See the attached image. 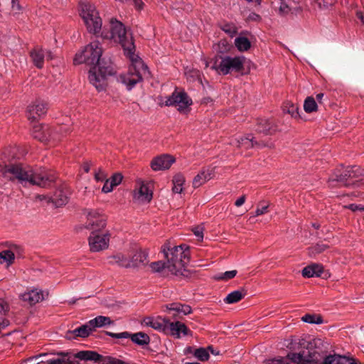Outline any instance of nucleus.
Segmentation results:
<instances>
[{
  "instance_id": "2eb2a0df",
  "label": "nucleus",
  "mask_w": 364,
  "mask_h": 364,
  "mask_svg": "<svg viewBox=\"0 0 364 364\" xmlns=\"http://www.w3.org/2000/svg\"><path fill=\"white\" fill-rule=\"evenodd\" d=\"M33 129V137L41 141L46 142L50 139H55L48 125L36 124Z\"/></svg>"
},
{
  "instance_id": "69168bd1",
  "label": "nucleus",
  "mask_w": 364,
  "mask_h": 364,
  "mask_svg": "<svg viewBox=\"0 0 364 364\" xmlns=\"http://www.w3.org/2000/svg\"><path fill=\"white\" fill-rule=\"evenodd\" d=\"M172 191L175 193H180L182 192L183 189L181 186H179L178 185L173 184Z\"/></svg>"
},
{
  "instance_id": "bb28decb",
  "label": "nucleus",
  "mask_w": 364,
  "mask_h": 364,
  "mask_svg": "<svg viewBox=\"0 0 364 364\" xmlns=\"http://www.w3.org/2000/svg\"><path fill=\"white\" fill-rule=\"evenodd\" d=\"M213 172L212 169H202L201 171L195 176L193 181L194 188H198L203 184L205 181L213 178Z\"/></svg>"
},
{
  "instance_id": "49530a36",
  "label": "nucleus",
  "mask_w": 364,
  "mask_h": 364,
  "mask_svg": "<svg viewBox=\"0 0 364 364\" xmlns=\"http://www.w3.org/2000/svg\"><path fill=\"white\" fill-rule=\"evenodd\" d=\"M289 11L290 8L289 7V6L284 2V0L281 1V5L278 9L279 14L281 16H285L287 14H289Z\"/></svg>"
},
{
  "instance_id": "2f4dec72",
  "label": "nucleus",
  "mask_w": 364,
  "mask_h": 364,
  "mask_svg": "<svg viewBox=\"0 0 364 364\" xmlns=\"http://www.w3.org/2000/svg\"><path fill=\"white\" fill-rule=\"evenodd\" d=\"M247 292L244 289H242L240 290L234 291L231 293H230L226 298L225 299V301L227 304H234L242 300L245 296L246 295Z\"/></svg>"
},
{
  "instance_id": "0eeeda50",
  "label": "nucleus",
  "mask_w": 364,
  "mask_h": 364,
  "mask_svg": "<svg viewBox=\"0 0 364 364\" xmlns=\"http://www.w3.org/2000/svg\"><path fill=\"white\" fill-rule=\"evenodd\" d=\"M84 214L86 215L87 222L85 225V229L92 232H100L106 226V216L100 213L95 210L85 209Z\"/></svg>"
},
{
  "instance_id": "b1692460",
  "label": "nucleus",
  "mask_w": 364,
  "mask_h": 364,
  "mask_svg": "<svg viewBox=\"0 0 364 364\" xmlns=\"http://www.w3.org/2000/svg\"><path fill=\"white\" fill-rule=\"evenodd\" d=\"M20 297L23 301L28 302L31 306L36 304L44 299L43 292L37 291V290H31L28 292H26L21 294Z\"/></svg>"
},
{
  "instance_id": "37998d69",
  "label": "nucleus",
  "mask_w": 364,
  "mask_h": 364,
  "mask_svg": "<svg viewBox=\"0 0 364 364\" xmlns=\"http://www.w3.org/2000/svg\"><path fill=\"white\" fill-rule=\"evenodd\" d=\"M315 1L318 3L320 9H329L330 7H332L337 2V0H323L322 2H318V0Z\"/></svg>"
},
{
  "instance_id": "603ef678",
  "label": "nucleus",
  "mask_w": 364,
  "mask_h": 364,
  "mask_svg": "<svg viewBox=\"0 0 364 364\" xmlns=\"http://www.w3.org/2000/svg\"><path fill=\"white\" fill-rule=\"evenodd\" d=\"M172 248L173 247L171 246V244L169 242L165 243L161 247V252L164 253V257H168V253H169V252H171Z\"/></svg>"
},
{
  "instance_id": "c756f323",
  "label": "nucleus",
  "mask_w": 364,
  "mask_h": 364,
  "mask_svg": "<svg viewBox=\"0 0 364 364\" xmlns=\"http://www.w3.org/2000/svg\"><path fill=\"white\" fill-rule=\"evenodd\" d=\"M10 250H3L0 252V264L6 262L7 265L11 264L15 259L14 250H16L18 247L16 245H9Z\"/></svg>"
},
{
  "instance_id": "5701e85b",
  "label": "nucleus",
  "mask_w": 364,
  "mask_h": 364,
  "mask_svg": "<svg viewBox=\"0 0 364 364\" xmlns=\"http://www.w3.org/2000/svg\"><path fill=\"white\" fill-rule=\"evenodd\" d=\"M323 267L320 264L312 263L302 270V276L304 277H323Z\"/></svg>"
},
{
  "instance_id": "a878e982",
  "label": "nucleus",
  "mask_w": 364,
  "mask_h": 364,
  "mask_svg": "<svg viewBox=\"0 0 364 364\" xmlns=\"http://www.w3.org/2000/svg\"><path fill=\"white\" fill-rule=\"evenodd\" d=\"M166 331H171L170 334L176 336V338L180 337L181 333H183V335H188L190 332V330L186 327V326L180 321H175L168 324Z\"/></svg>"
},
{
  "instance_id": "8fccbe9b",
  "label": "nucleus",
  "mask_w": 364,
  "mask_h": 364,
  "mask_svg": "<svg viewBox=\"0 0 364 364\" xmlns=\"http://www.w3.org/2000/svg\"><path fill=\"white\" fill-rule=\"evenodd\" d=\"M11 8L15 13H19L23 10V6L19 3V0H11Z\"/></svg>"
},
{
  "instance_id": "f3484780",
  "label": "nucleus",
  "mask_w": 364,
  "mask_h": 364,
  "mask_svg": "<svg viewBox=\"0 0 364 364\" xmlns=\"http://www.w3.org/2000/svg\"><path fill=\"white\" fill-rule=\"evenodd\" d=\"M58 355H61L62 358H50V355L48 354H44V355H39L38 356L32 357L28 359H27V361L26 363L28 362L32 361H36L38 363V361H46V360H58L60 364H73V361L71 360V356L70 353H64L60 352L58 353Z\"/></svg>"
},
{
  "instance_id": "3c124183",
  "label": "nucleus",
  "mask_w": 364,
  "mask_h": 364,
  "mask_svg": "<svg viewBox=\"0 0 364 364\" xmlns=\"http://www.w3.org/2000/svg\"><path fill=\"white\" fill-rule=\"evenodd\" d=\"M106 176L107 175L102 170V168H99L98 171H95V178L97 181H103Z\"/></svg>"
},
{
  "instance_id": "473e14b6",
  "label": "nucleus",
  "mask_w": 364,
  "mask_h": 364,
  "mask_svg": "<svg viewBox=\"0 0 364 364\" xmlns=\"http://www.w3.org/2000/svg\"><path fill=\"white\" fill-rule=\"evenodd\" d=\"M110 264H117L120 267L129 268V259L122 254H117L109 257Z\"/></svg>"
},
{
  "instance_id": "e433bc0d",
  "label": "nucleus",
  "mask_w": 364,
  "mask_h": 364,
  "mask_svg": "<svg viewBox=\"0 0 364 364\" xmlns=\"http://www.w3.org/2000/svg\"><path fill=\"white\" fill-rule=\"evenodd\" d=\"M318 106L313 97H308L304 101V109L307 113H311L317 110Z\"/></svg>"
},
{
  "instance_id": "13d9d810",
  "label": "nucleus",
  "mask_w": 364,
  "mask_h": 364,
  "mask_svg": "<svg viewBox=\"0 0 364 364\" xmlns=\"http://www.w3.org/2000/svg\"><path fill=\"white\" fill-rule=\"evenodd\" d=\"M348 208L355 212L357 210L364 211V206L361 205L350 204L348 206Z\"/></svg>"
},
{
  "instance_id": "9d476101",
  "label": "nucleus",
  "mask_w": 364,
  "mask_h": 364,
  "mask_svg": "<svg viewBox=\"0 0 364 364\" xmlns=\"http://www.w3.org/2000/svg\"><path fill=\"white\" fill-rule=\"evenodd\" d=\"M109 234L107 232L100 234L99 232H92L89 237L90 250L99 252L108 247Z\"/></svg>"
},
{
  "instance_id": "4468645a",
  "label": "nucleus",
  "mask_w": 364,
  "mask_h": 364,
  "mask_svg": "<svg viewBox=\"0 0 364 364\" xmlns=\"http://www.w3.org/2000/svg\"><path fill=\"white\" fill-rule=\"evenodd\" d=\"M148 253L141 249L136 250L129 259V268H139L145 266L148 260Z\"/></svg>"
},
{
  "instance_id": "ea45409f",
  "label": "nucleus",
  "mask_w": 364,
  "mask_h": 364,
  "mask_svg": "<svg viewBox=\"0 0 364 364\" xmlns=\"http://www.w3.org/2000/svg\"><path fill=\"white\" fill-rule=\"evenodd\" d=\"M220 28L230 37L234 36L237 33V28L233 24L224 23L220 26Z\"/></svg>"
},
{
  "instance_id": "7ed1b4c3",
  "label": "nucleus",
  "mask_w": 364,
  "mask_h": 364,
  "mask_svg": "<svg viewBox=\"0 0 364 364\" xmlns=\"http://www.w3.org/2000/svg\"><path fill=\"white\" fill-rule=\"evenodd\" d=\"M0 175L14 183L24 187L38 186L42 188L51 187L55 178L45 168L34 170L22 164H0Z\"/></svg>"
},
{
  "instance_id": "09e8293b",
  "label": "nucleus",
  "mask_w": 364,
  "mask_h": 364,
  "mask_svg": "<svg viewBox=\"0 0 364 364\" xmlns=\"http://www.w3.org/2000/svg\"><path fill=\"white\" fill-rule=\"evenodd\" d=\"M184 181H185L184 176L181 173H178L173 176V184L178 185L179 186H182Z\"/></svg>"
},
{
  "instance_id": "de8ad7c7",
  "label": "nucleus",
  "mask_w": 364,
  "mask_h": 364,
  "mask_svg": "<svg viewBox=\"0 0 364 364\" xmlns=\"http://www.w3.org/2000/svg\"><path fill=\"white\" fill-rule=\"evenodd\" d=\"M174 247H178L180 255H183L184 259H188L189 255L187 252V250L189 248L188 246H187L186 245H181L179 246H174Z\"/></svg>"
},
{
  "instance_id": "0e129e2a",
  "label": "nucleus",
  "mask_w": 364,
  "mask_h": 364,
  "mask_svg": "<svg viewBox=\"0 0 364 364\" xmlns=\"http://www.w3.org/2000/svg\"><path fill=\"white\" fill-rule=\"evenodd\" d=\"M34 364H60L58 360H46V361H38Z\"/></svg>"
},
{
  "instance_id": "774afa93",
  "label": "nucleus",
  "mask_w": 364,
  "mask_h": 364,
  "mask_svg": "<svg viewBox=\"0 0 364 364\" xmlns=\"http://www.w3.org/2000/svg\"><path fill=\"white\" fill-rule=\"evenodd\" d=\"M270 364H287V363L282 359H274L271 361Z\"/></svg>"
},
{
  "instance_id": "aec40b11",
  "label": "nucleus",
  "mask_w": 364,
  "mask_h": 364,
  "mask_svg": "<svg viewBox=\"0 0 364 364\" xmlns=\"http://www.w3.org/2000/svg\"><path fill=\"white\" fill-rule=\"evenodd\" d=\"M92 332V328L89 324V321H87L85 324L73 331H67L65 337L68 339H74L77 337L86 338L88 337Z\"/></svg>"
},
{
  "instance_id": "f704fd0d",
  "label": "nucleus",
  "mask_w": 364,
  "mask_h": 364,
  "mask_svg": "<svg viewBox=\"0 0 364 364\" xmlns=\"http://www.w3.org/2000/svg\"><path fill=\"white\" fill-rule=\"evenodd\" d=\"M235 44L240 51L247 50L251 46L248 38L242 36L237 37L235 40Z\"/></svg>"
},
{
  "instance_id": "412c9836",
  "label": "nucleus",
  "mask_w": 364,
  "mask_h": 364,
  "mask_svg": "<svg viewBox=\"0 0 364 364\" xmlns=\"http://www.w3.org/2000/svg\"><path fill=\"white\" fill-rule=\"evenodd\" d=\"M239 146H244L246 149L249 148H259L263 147H272V144L264 142V141H257L255 138L252 136L251 134H247L245 137H242L238 140Z\"/></svg>"
},
{
  "instance_id": "79ce46f5",
  "label": "nucleus",
  "mask_w": 364,
  "mask_h": 364,
  "mask_svg": "<svg viewBox=\"0 0 364 364\" xmlns=\"http://www.w3.org/2000/svg\"><path fill=\"white\" fill-rule=\"evenodd\" d=\"M168 263L161 261L152 262L150 266L154 272H161L164 268H167Z\"/></svg>"
},
{
  "instance_id": "f03ea898",
  "label": "nucleus",
  "mask_w": 364,
  "mask_h": 364,
  "mask_svg": "<svg viewBox=\"0 0 364 364\" xmlns=\"http://www.w3.org/2000/svg\"><path fill=\"white\" fill-rule=\"evenodd\" d=\"M102 54V49L99 46V42L95 41L86 46L74 58L75 64L85 63L91 66L89 80L99 91L106 87L107 76L115 73L112 63L105 61L104 58L101 59Z\"/></svg>"
},
{
  "instance_id": "a211bd4d",
  "label": "nucleus",
  "mask_w": 364,
  "mask_h": 364,
  "mask_svg": "<svg viewBox=\"0 0 364 364\" xmlns=\"http://www.w3.org/2000/svg\"><path fill=\"white\" fill-rule=\"evenodd\" d=\"M174 161L175 159L170 155H161L151 161V167L154 171L168 169Z\"/></svg>"
},
{
  "instance_id": "20e7f679",
  "label": "nucleus",
  "mask_w": 364,
  "mask_h": 364,
  "mask_svg": "<svg viewBox=\"0 0 364 364\" xmlns=\"http://www.w3.org/2000/svg\"><path fill=\"white\" fill-rule=\"evenodd\" d=\"M211 68L223 75L235 72L243 75L249 72L250 61L244 56H220L214 60Z\"/></svg>"
},
{
  "instance_id": "e2e57ef3",
  "label": "nucleus",
  "mask_w": 364,
  "mask_h": 364,
  "mask_svg": "<svg viewBox=\"0 0 364 364\" xmlns=\"http://www.w3.org/2000/svg\"><path fill=\"white\" fill-rule=\"evenodd\" d=\"M245 202V196L243 195L242 196H241L240 198H238L236 201H235V205L237 206V207H240L242 205H243Z\"/></svg>"
},
{
  "instance_id": "052dcab7",
  "label": "nucleus",
  "mask_w": 364,
  "mask_h": 364,
  "mask_svg": "<svg viewBox=\"0 0 364 364\" xmlns=\"http://www.w3.org/2000/svg\"><path fill=\"white\" fill-rule=\"evenodd\" d=\"M105 362H107V363H111V364H128V363H125L124 361L117 359V358H114V359L105 360Z\"/></svg>"
},
{
  "instance_id": "338daca9",
  "label": "nucleus",
  "mask_w": 364,
  "mask_h": 364,
  "mask_svg": "<svg viewBox=\"0 0 364 364\" xmlns=\"http://www.w3.org/2000/svg\"><path fill=\"white\" fill-rule=\"evenodd\" d=\"M9 325V321L7 319H3L2 321L0 322V330L5 328Z\"/></svg>"
},
{
  "instance_id": "1a4fd4ad",
  "label": "nucleus",
  "mask_w": 364,
  "mask_h": 364,
  "mask_svg": "<svg viewBox=\"0 0 364 364\" xmlns=\"http://www.w3.org/2000/svg\"><path fill=\"white\" fill-rule=\"evenodd\" d=\"M171 257L168 255V257H165L167 259V269L172 274L178 275L181 274V275H184L183 272H181L179 270V267H184L186 262L184 261L183 256L180 255V252L178 251V247H174L171 249V252H170Z\"/></svg>"
},
{
  "instance_id": "dca6fc26",
  "label": "nucleus",
  "mask_w": 364,
  "mask_h": 364,
  "mask_svg": "<svg viewBox=\"0 0 364 364\" xmlns=\"http://www.w3.org/2000/svg\"><path fill=\"white\" fill-rule=\"evenodd\" d=\"M256 132L264 135H272L277 131L274 121L269 119H257Z\"/></svg>"
},
{
  "instance_id": "864d4df0",
  "label": "nucleus",
  "mask_w": 364,
  "mask_h": 364,
  "mask_svg": "<svg viewBox=\"0 0 364 364\" xmlns=\"http://www.w3.org/2000/svg\"><path fill=\"white\" fill-rule=\"evenodd\" d=\"M268 205H262V203H259V207L256 210L255 212V216L261 215L267 212Z\"/></svg>"
},
{
  "instance_id": "c9c22d12",
  "label": "nucleus",
  "mask_w": 364,
  "mask_h": 364,
  "mask_svg": "<svg viewBox=\"0 0 364 364\" xmlns=\"http://www.w3.org/2000/svg\"><path fill=\"white\" fill-rule=\"evenodd\" d=\"M327 248H328V245L319 242L315 245L309 247L308 248V254L310 257H315L316 255L323 252Z\"/></svg>"
},
{
  "instance_id": "4c0bfd02",
  "label": "nucleus",
  "mask_w": 364,
  "mask_h": 364,
  "mask_svg": "<svg viewBox=\"0 0 364 364\" xmlns=\"http://www.w3.org/2000/svg\"><path fill=\"white\" fill-rule=\"evenodd\" d=\"M194 355L202 362L208 360L210 357L208 350L204 348L196 349L194 350Z\"/></svg>"
},
{
  "instance_id": "393cba45",
  "label": "nucleus",
  "mask_w": 364,
  "mask_h": 364,
  "mask_svg": "<svg viewBox=\"0 0 364 364\" xmlns=\"http://www.w3.org/2000/svg\"><path fill=\"white\" fill-rule=\"evenodd\" d=\"M167 309L169 313L173 312V316L176 317L179 314L187 315L191 313V307L187 304H182L181 303H172L166 305Z\"/></svg>"
},
{
  "instance_id": "4be33fe9",
  "label": "nucleus",
  "mask_w": 364,
  "mask_h": 364,
  "mask_svg": "<svg viewBox=\"0 0 364 364\" xmlns=\"http://www.w3.org/2000/svg\"><path fill=\"white\" fill-rule=\"evenodd\" d=\"M315 353H308V356L302 353H290L288 355L289 358L294 363L299 364H308L311 362H315L317 358L315 357Z\"/></svg>"
},
{
  "instance_id": "c03bdc74",
  "label": "nucleus",
  "mask_w": 364,
  "mask_h": 364,
  "mask_svg": "<svg viewBox=\"0 0 364 364\" xmlns=\"http://www.w3.org/2000/svg\"><path fill=\"white\" fill-rule=\"evenodd\" d=\"M237 274L236 270L228 271L225 273L220 274L218 277H217L218 279L222 280H228L235 277Z\"/></svg>"
},
{
  "instance_id": "6e6d98bb",
  "label": "nucleus",
  "mask_w": 364,
  "mask_h": 364,
  "mask_svg": "<svg viewBox=\"0 0 364 364\" xmlns=\"http://www.w3.org/2000/svg\"><path fill=\"white\" fill-rule=\"evenodd\" d=\"M9 310V304L4 300L0 299V313L6 314Z\"/></svg>"
},
{
  "instance_id": "c85d7f7f",
  "label": "nucleus",
  "mask_w": 364,
  "mask_h": 364,
  "mask_svg": "<svg viewBox=\"0 0 364 364\" xmlns=\"http://www.w3.org/2000/svg\"><path fill=\"white\" fill-rule=\"evenodd\" d=\"M114 323V321H112L109 317L104 316H98L89 321V324L91 326L92 331H95L97 328H102L107 325H113Z\"/></svg>"
},
{
  "instance_id": "ddd939ff",
  "label": "nucleus",
  "mask_w": 364,
  "mask_h": 364,
  "mask_svg": "<svg viewBox=\"0 0 364 364\" xmlns=\"http://www.w3.org/2000/svg\"><path fill=\"white\" fill-rule=\"evenodd\" d=\"M71 359L73 358H78L80 360H94L95 362L101 363L102 364H111V363H107L105 362V360L107 359H114V358L111 356H103L102 355L98 354L96 352L90 351V350H82L79 351L75 354L72 355L70 353ZM73 363L75 362L73 360H72Z\"/></svg>"
},
{
  "instance_id": "bf43d9fd",
  "label": "nucleus",
  "mask_w": 364,
  "mask_h": 364,
  "mask_svg": "<svg viewBox=\"0 0 364 364\" xmlns=\"http://www.w3.org/2000/svg\"><path fill=\"white\" fill-rule=\"evenodd\" d=\"M340 364H355V360L353 359L348 358L346 356H341V360H340Z\"/></svg>"
},
{
  "instance_id": "423d86ee",
  "label": "nucleus",
  "mask_w": 364,
  "mask_h": 364,
  "mask_svg": "<svg viewBox=\"0 0 364 364\" xmlns=\"http://www.w3.org/2000/svg\"><path fill=\"white\" fill-rule=\"evenodd\" d=\"M192 104L191 99L184 91H178L177 89L171 94L166 97L164 102L165 106L178 107V110L180 112H186L188 107Z\"/></svg>"
},
{
  "instance_id": "72a5a7b5",
  "label": "nucleus",
  "mask_w": 364,
  "mask_h": 364,
  "mask_svg": "<svg viewBox=\"0 0 364 364\" xmlns=\"http://www.w3.org/2000/svg\"><path fill=\"white\" fill-rule=\"evenodd\" d=\"M282 108L284 112L289 114L292 117L295 119L301 117L299 112V107L296 105L291 102H286Z\"/></svg>"
},
{
  "instance_id": "a18cd8bd",
  "label": "nucleus",
  "mask_w": 364,
  "mask_h": 364,
  "mask_svg": "<svg viewBox=\"0 0 364 364\" xmlns=\"http://www.w3.org/2000/svg\"><path fill=\"white\" fill-rule=\"evenodd\" d=\"M122 178L123 176L120 173H115L109 180L112 186L115 187L121 183Z\"/></svg>"
},
{
  "instance_id": "5fc2aeb1",
  "label": "nucleus",
  "mask_w": 364,
  "mask_h": 364,
  "mask_svg": "<svg viewBox=\"0 0 364 364\" xmlns=\"http://www.w3.org/2000/svg\"><path fill=\"white\" fill-rule=\"evenodd\" d=\"M193 232L196 236L200 238V240L203 238V228L200 226H197L193 229Z\"/></svg>"
},
{
  "instance_id": "4d7b16f0",
  "label": "nucleus",
  "mask_w": 364,
  "mask_h": 364,
  "mask_svg": "<svg viewBox=\"0 0 364 364\" xmlns=\"http://www.w3.org/2000/svg\"><path fill=\"white\" fill-rule=\"evenodd\" d=\"M114 186L110 183L109 180L107 179L102 187V191L104 193L111 192Z\"/></svg>"
},
{
  "instance_id": "9b49d317",
  "label": "nucleus",
  "mask_w": 364,
  "mask_h": 364,
  "mask_svg": "<svg viewBox=\"0 0 364 364\" xmlns=\"http://www.w3.org/2000/svg\"><path fill=\"white\" fill-rule=\"evenodd\" d=\"M71 191L67 184H61L50 197V200L56 206L61 207L68 202Z\"/></svg>"
},
{
  "instance_id": "39448f33",
  "label": "nucleus",
  "mask_w": 364,
  "mask_h": 364,
  "mask_svg": "<svg viewBox=\"0 0 364 364\" xmlns=\"http://www.w3.org/2000/svg\"><path fill=\"white\" fill-rule=\"evenodd\" d=\"M360 176H364V171L359 166H348L346 168H341L335 170L328 180L329 185L332 187L337 186H348L355 184L353 178H358Z\"/></svg>"
},
{
  "instance_id": "6e6552de",
  "label": "nucleus",
  "mask_w": 364,
  "mask_h": 364,
  "mask_svg": "<svg viewBox=\"0 0 364 364\" xmlns=\"http://www.w3.org/2000/svg\"><path fill=\"white\" fill-rule=\"evenodd\" d=\"M106 334L113 338L130 339L134 343H136L141 346L147 345L150 342L149 336L144 332L131 333L128 331H124L122 333H115L106 331Z\"/></svg>"
},
{
  "instance_id": "58836bf2",
  "label": "nucleus",
  "mask_w": 364,
  "mask_h": 364,
  "mask_svg": "<svg viewBox=\"0 0 364 364\" xmlns=\"http://www.w3.org/2000/svg\"><path fill=\"white\" fill-rule=\"evenodd\" d=\"M302 321L309 323H321L323 322V319L321 316L312 315V314H306L302 317Z\"/></svg>"
},
{
  "instance_id": "a19ab883",
  "label": "nucleus",
  "mask_w": 364,
  "mask_h": 364,
  "mask_svg": "<svg viewBox=\"0 0 364 364\" xmlns=\"http://www.w3.org/2000/svg\"><path fill=\"white\" fill-rule=\"evenodd\" d=\"M340 360H341V355H330L325 358L323 364H340Z\"/></svg>"
},
{
  "instance_id": "f257e3e1",
  "label": "nucleus",
  "mask_w": 364,
  "mask_h": 364,
  "mask_svg": "<svg viewBox=\"0 0 364 364\" xmlns=\"http://www.w3.org/2000/svg\"><path fill=\"white\" fill-rule=\"evenodd\" d=\"M89 33L96 36H100L104 39H113L122 46L124 53L130 59L131 65L127 75L120 77L122 82L127 85L128 90L132 89L135 85L141 81L142 75L145 73L147 66L141 59L135 54V46L132 34L127 30L124 24L116 18H111L109 30L102 28V19L98 11L90 4H85L80 14Z\"/></svg>"
},
{
  "instance_id": "7c9ffc66",
  "label": "nucleus",
  "mask_w": 364,
  "mask_h": 364,
  "mask_svg": "<svg viewBox=\"0 0 364 364\" xmlns=\"http://www.w3.org/2000/svg\"><path fill=\"white\" fill-rule=\"evenodd\" d=\"M134 198L141 202L149 203L152 198V193L146 185H141Z\"/></svg>"
},
{
  "instance_id": "680f3d73",
  "label": "nucleus",
  "mask_w": 364,
  "mask_h": 364,
  "mask_svg": "<svg viewBox=\"0 0 364 364\" xmlns=\"http://www.w3.org/2000/svg\"><path fill=\"white\" fill-rule=\"evenodd\" d=\"M248 19L253 21H259L261 20V17L256 13H251L248 16Z\"/></svg>"
},
{
  "instance_id": "6ab92c4d",
  "label": "nucleus",
  "mask_w": 364,
  "mask_h": 364,
  "mask_svg": "<svg viewBox=\"0 0 364 364\" xmlns=\"http://www.w3.org/2000/svg\"><path fill=\"white\" fill-rule=\"evenodd\" d=\"M146 325L151 326L152 328L162 331L166 334H170L171 331H168L167 328L168 324L172 322L167 318L157 317L156 318H146L144 320Z\"/></svg>"
},
{
  "instance_id": "cd10ccee",
  "label": "nucleus",
  "mask_w": 364,
  "mask_h": 364,
  "mask_svg": "<svg viewBox=\"0 0 364 364\" xmlns=\"http://www.w3.org/2000/svg\"><path fill=\"white\" fill-rule=\"evenodd\" d=\"M30 56L32 58L33 64L38 68H42L44 64L45 51L40 47H35L30 52Z\"/></svg>"
},
{
  "instance_id": "f8f14e48",
  "label": "nucleus",
  "mask_w": 364,
  "mask_h": 364,
  "mask_svg": "<svg viewBox=\"0 0 364 364\" xmlns=\"http://www.w3.org/2000/svg\"><path fill=\"white\" fill-rule=\"evenodd\" d=\"M48 110V104L43 100H36L33 105L28 107V118L36 121L41 115L45 114Z\"/></svg>"
}]
</instances>
